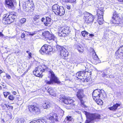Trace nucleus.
<instances>
[{
    "label": "nucleus",
    "mask_w": 123,
    "mask_h": 123,
    "mask_svg": "<svg viewBox=\"0 0 123 123\" xmlns=\"http://www.w3.org/2000/svg\"><path fill=\"white\" fill-rule=\"evenodd\" d=\"M2 22L5 25L10 24L14 22L16 17V14L12 12L8 14H6L3 15Z\"/></svg>",
    "instance_id": "nucleus-1"
},
{
    "label": "nucleus",
    "mask_w": 123,
    "mask_h": 123,
    "mask_svg": "<svg viewBox=\"0 0 123 123\" xmlns=\"http://www.w3.org/2000/svg\"><path fill=\"white\" fill-rule=\"evenodd\" d=\"M84 114L87 118L85 123H93L94 120L100 118V115L96 113H90L85 111Z\"/></svg>",
    "instance_id": "nucleus-2"
},
{
    "label": "nucleus",
    "mask_w": 123,
    "mask_h": 123,
    "mask_svg": "<svg viewBox=\"0 0 123 123\" xmlns=\"http://www.w3.org/2000/svg\"><path fill=\"white\" fill-rule=\"evenodd\" d=\"M49 73L50 74L51 76L50 81L45 80V83L49 85L53 84L54 82L57 84H59L61 83V82L59 79L55 75L53 72L52 71L50 70Z\"/></svg>",
    "instance_id": "nucleus-3"
},
{
    "label": "nucleus",
    "mask_w": 123,
    "mask_h": 123,
    "mask_svg": "<svg viewBox=\"0 0 123 123\" xmlns=\"http://www.w3.org/2000/svg\"><path fill=\"white\" fill-rule=\"evenodd\" d=\"M103 92H104L103 90H101L99 89H97L93 91L92 96L93 98H99L101 97V98L103 99H105L106 98L105 95H104L103 94Z\"/></svg>",
    "instance_id": "nucleus-4"
},
{
    "label": "nucleus",
    "mask_w": 123,
    "mask_h": 123,
    "mask_svg": "<svg viewBox=\"0 0 123 123\" xmlns=\"http://www.w3.org/2000/svg\"><path fill=\"white\" fill-rule=\"evenodd\" d=\"M83 18L85 20V23L87 24L92 23L94 19L93 16L87 12L84 13Z\"/></svg>",
    "instance_id": "nucleus-5"
},
{
    "label": "nucleus",
    "mask_w": 123,
    "mask_h": 123,
    "mask_svg": "<svg viewBox=\"0 0 123 123\" xmlns=\"http://www.w3.org/2000/svg\"><path fill=\"white\" fill-rule=\"evenodd\" d=\"M56 48L59 51H60V55L61 58L66 59L68 55V53L67 50L64 47L60 46H56Z\"/></svg>",
    "instance_id": "nucleus-6"
},
{
    "label": "nucleus",
    "mask_w": 123,
    "mask_h": 123,
    "mask_svg": "<svg viewBox=\"0 0 123 123\" xmlns=\"http://www.w3.org/2000/svg\"><path fill=\"white\" fill-rule=\"evenodd\" d=\"M52 50V49L51 46L47 44H44L41 48L39 52L43 54L44 53L49 54V53Z\"/></svg>",
    "instance_id": "nucleus-7"
},
{
    "label": "nucleus",
    "mask_w": 123,
    "mask_h": 123,
    "mask_svg": "<svg viewBox=\"0 0 123 123\" xmlns=\"http://www.w3.org/2000/svg\"><path fill=\"white\" fill-rule=\"evenodd\" d=\"M120 19L118 17V15L116 12H114L111 20V23L118 25L120 24Z\"/></svg>",
    "instance_id": "nucleus-8"
},
{
    "label": "nucleus",
    "mask_w": 123,
    "mask_h": 123,
    "mask_svg": "<svg viewBox=\"0 0 123 123\" xmlns=\"http://www.w3.org/2000/svg\"><path fill=\"white\" fill-rule=\"evenodd\" d=\"M28 109L31 112H32L35 114H39L40 112V109L37 105H34L29 106Z\"/></svg>",
    "instance_id": "nucleus-9"
},
{
    "label": "nucleus",
    "mask_w": 123,
    "mask_h": 123,
    "mask_svg": "<svg viewBox=\"0 0 123 123\" xmlns=\"http://www.w3.org/2000/svg\"><path fill=\"white\" fill-rule=\"evenodd\" d=\"M45 71L43 69L41 66H39L35 68L33 72L34 74L36 76L42 77L43 76L42 73Z\"/></svg>",
    "instance_id": "nucleus-10"
},
{
    "label": "nucleus",
    "mask_w": 123,
    "mask_h": 123,
    "mask_svg": "<svg viewBox=\"0 0 123 123\" xmlns=\"http://www.w3.org/2000/svg\"><path fill=\"white\" fill-rule=\"evenodd\" d=\"M42 35L45 38H47L50 40H52L55 41H57V38L54 35L50 34L49 32L48 31H45L42 33Z\"/></svg>",
    "instance_id": "nucleus-11"
},
{
    "label": "nucleus",
    "mask_w": 123,
    "mask_h": 123,
    "mask_svg": "<svg viewBox=\"0 0 123 123\" xmlns=\"http://www.w3.org/2000/svg\"><path fill=\"white\" fill-rule=\"evenodd\" d=\"M70 32L69 28L65 27L61 32H59L58 35L60 37H65L68 35Z\"/></svg>",
    "instance_id": "nucleus-12"
},
{
    "label": "nucleus",
    "mask_w": 123,
    "mask_h": 123,
    "mask_svg": "<svg viewBox=\"0 0 123 123\" xmlns=\"http://www.w3.org/2000/svg\"><path fill=\"white\" fill-rule=\"evenodd\" d=\"M61 100L65 104L69 105L67 108L68 109H71L73 108V105L72 104L74 102V101L71 99L63 98Z\"/></svg>",
    "instance_id": "nucleus-13"
},
{
    "label": "nucleus",
    "mask_w": 123,
    "mask_h": 123,
    "mask_svg": "<svg viewBox=\"0 0 123 123\" xmlns=\"http://www.w3.org/2000/svg\"><path fill=\"white\" fill-rule=\"evenodd\" d=\"M13 1V0H5V3L8 6V7L12 9L14 8Z\"/></svg>",
    "instance_id": "nucleus-14"
},
{
    "label": "nucleus",
    "mask_w": 123,
    "mask_h": 123,
    "mask_svg": "<svg viewBox=\"0 0 123 123\" xmlns=\"http://www.w3.org/2000/svg\"><path fill=\"white\" fill-rule=\"evenodd\" d=\"M60 6H59L57 4H55L52 7V9L55 13V14L57 15L58 12L59 11V9Z\"/></svg>",
    "instance_id": "nucleus-15"
},
{
    "label": "nucleus",
    "mask_w": 123,
    "mask_h": 123,
    "mask_svg": "<svg viewBox=\"0 0 123 123\" xmlns=\"http://www.w3.org/2000/svg\"><path fill=\"white\" fill-rule=\"evenodd\" d=\"M77 96L78 98L80 100H81V99L84 96L83 91L82 90H79L77 92Z\"/></svg>",
    "instance_id": "nucleus-16"
},
{
    "label": "nucleus",
    "mask_w": 123,
    "mask_h": 123,
    "mask_svg": "<svg viewBox=\"0 0 123 123\" xmlns=\"http://www.w3.org/2000/svg\"><path fill=\"white\" fill-rule=\"evenodd\" d=\"M49 119L50 120H51L52 123H53L55 121H57L58 120V118L57 114H54L52 116L49 117Z\"/></svg>",
    "instance_id": "nucleus-17"
},
{
    "label": "nucleus",
    "mask_w": 123,
    "mask_h": 123,
    "mask_svg": "<svg viewBox=\"0 0 123 123\" xmlns=\"http://www.w3.org/2000/svg\"><path fill=\"white\" fill-rule=\"evenodd\" d=\"M120 103H116V104H114L113 106L109 108V109L110 110L112 111H115L118 107H120L121 105Z\"/></svg>",
    "instance_id": "nucleus-18"
},
{
    "label": "nucleus",
    "mask_w": 123,
    "mask_h": 123,
    "mask_svg": "<svg viewBox=\"0 0 123 123\" xmlns=\"http://www.w3.org/2000/svg\"><path fill=\"white\" fill-rule=\"evenodd\" d=\"M48 62L44 61H43V63L41 66H39L42 67L43 69L45 70V71H47L48 70V68L47 67Z\"/></svg>",
    "instance_id": "nucleus-19"
},
{
    "label": "nucleus",
    "mask_w": 123,
    "mask_h": 123,
    "mask_svg": "<svg viewBox=\"0 0 123 123\" xmlns=\"http://www.w3.org/2000/svg\"><path fill=\"white\" fill-rule=\"evenodd\" d=\"M60 7L57 15L61 16L64 14L65 10L64 7L62 6H60Z\"/></svg>",
    "instance_id": "nucleus-20"
},
{
    "label": "nucleus",
    "mask_w": 123,
    "mask_h": 123,
    "mask_svg": "<svg viewBox=\"0 0 123 123\" xmlns=\"http://www.w3.org/2000/svg\"><path fill=\"white\" fill-rule=\"evenodd\" d=\"M85 72V71H81L77 72L76 74L77 77L78 78L79 77H80L79 78V79L81 78V77H83L84 76V74Z\"/></svg>",
    "instance_id": "nucleus-21"
},
{
    "label": "nucleus",
    "mask_w": 123,
    "mask_h": 123,
    "mask_svg": "<svg viewBox=\"0 0 123 123\" xmlns=\"http://www.w3.org/2000/svg\"><path fill=\"white\" fill-rule=\"evenodd\" d=\"M122 49H118L116 51L115 53V55L116 56V57L117 58H122V54L121 52H120L121 50Z\"/></svg>",
    "instance_id": "nucleus-22"
},
{
    "label": "nucleus",
    "mask_w": 123,
    "mask_h": 123,
    "mask_svg": "<svg viewBox=\"0 0 123 123\" xmlns=\"http://www.w3.org/2000/svg\"><path fill=\"white\" fill-rule=\"evenodd\" d=\"M51 103L49 102H46L43 105V107L44 109H47L49 108L51 106Z\"/></svg>",
    "instance_id": "nucleus-23"
},
{
    "label": "nucleus",
    "mask_w": 123,
    "mask_h": 123,
    "mask_svg": "<svg viewBox=\"0 0 123 123\" xmlns=\"http://www.w3.org/2000/svg\"><path fill=\"white\" fill-rule=\"evenodd\" d=\"M104 11L102 7L100 8L97 11V13L99 16H103Z\"/></svg>",
    "instance_id": "nucleus-24"
},
{
    "label": "nucleus",
    "mask_w": 123,
    "mask_h": 123,
    "mask_svg": "<svg viewBox=\"0 0 123 123\" xmlns=\"http://www.w3.org/2000/svg\"><path fill=\"white\" fill-rule=\"evenodd\" d=\"M98 22L99 24L100 25H101L104 22L103 16H99L98 15Z\"/></svg>",
    "instance_id": "nucleus-25"
},
{
    "label": "nucleus",
    "mask_w": 123,
    "mask_h": 123,
    "mask_svg": "<svg viewBox=\"0 0 123 123\" xmlns=\"http://www.w3.org/2000/svg\"><path fill=\"white\" fill-rule=\"evenodd\" d=\"M48 92L50 94L53 96H54L55 95V92L52 88H49L48 90Z\"/></svg>",
    "instance_id": "nucleus-26"
},
{
    "label": "nucleus",
    "mask_w": 123,
    "mask_h": 123,
    "mask_svg": "<svg viewBox=\"0 0 123 123\" xmlns=\"http://www.w3.org/2000/svg\"><path fill=\"white\" fill-rule=\"evenodd\" d=\"M46 22H44V24L45 26H47L48 25V24H50L51 22V19L49 17H47L46 18Z\"/></svg>",
    "instance_id": "nucleus-27"
},
{
    "label": "nucleus",
    "mask_w": 123,
    "mask_h": 123,
    "mask_svg": "<svg viewBox=\"0 0 123 123\" xmlns=\"http://www.w3.org/2000/svg\"><path fill=\"white\" fill-rule=\"evenodd\" d=\"M94 99L96 101L97 104L98 105H101L103 103L101 99H99V98H94Z\"/></svg>",
    "instance_id": "nucleus-28"
},
{
    "label": "nucleus",
    "mask_w": 123,
    "mask_h": 123,
    "mask_svg": "<svg viewBox=\"0 0 123 123\" xmlns=\"http://www.w3.org/2000/svg\"><path fill=\"white\" fill-rule=\"evenodd\" d=\"M25 32L26 33V34L27 36H33L34 35L36 34L37 33V32L36 31H34L32 32H29L27 31H25Z\"/></svg>",
    "instance_id": "nucleus-29"
},
{
    "label": "nucleus",
    "mask_w": 123,
    "mask_h": 123,
    "mask_svg": "<svg viewBox=\"0 0 123 123\" xmlns=\"http://www.w3.org/2000/svg\"><path fill=\"white\" fill-rule=\"evenodd\" d=\"M92 50V51H93V59L95 60H98V56L96 55L95 52V51L94 49H91Z\"/></svg>",
    "instance_id": "nucleus-30"
},
{
    "label": "nucleus",
    "mask_w": 123,
    "mask_h": 123,
    "mask_svg": "<svg viewBox=\"0 0 123 123\" xmlns=\"http://www.w3.org/2000/svg\"><path fill=\"white\" fill-rule=\"evenodd\" d=\"M77 49L79 52L82 53L84 51V48L81 46L78 45L77 47Z\"/></svg>",
    "instance_id": "nucleus-31"
},
{
    "label": "nucleus",
    "mask_w": 123,
    "mask_h": 123,
    "mask_svg": "<svg viewBox=\"0 0 123 123\" xmlns=\"http://www.w3.org/2000/svg\"><path fill=\"white\" fill-rule=\"evenodd\" d=\"M24 122L25 120L23 118H17V120L16 121V123H24Z\"/></svg>",
    "instance_id": "nucleus-32"
},
{
    "label": "nucleus",
    "mask_w": 123,
    "mask_h": 123,
    "mask_svg": "<svg viewBox=\"0 0 123 123\" xmlns=\"http://www.w3.org/2000/svg\"><path fill=\"white\" fill-rule=\"evenodd\" d=\"M88 34L89 33L88 32L85 31H82L81 32V34L83 36L85 37H87L88 35Z\"/></svg>",
    "instance_id": "nucleus-33"
},
{
    "label": "nucleus",
    "mask_w": 123,
    "mask_h": 123,
    "mask_svg": "<svg viewBox=\"0 0 123 123\" xmlns=\"http://www.w3.org/2000/svg\"><path fill=\"white\" fill-rule=\"evenodd\" d=\"M66 120L68 121H72L73 120V118L71 116H68L66 117Z\"/></svg>",
    "instance_id": "nucleus-34"
},
{
    "label": "nucleus",
    "mask_w": 123,
    "mask_h": 123,
    "mask_svg": "<svg viewBox=\"0 0 123 123\" xmlns=\"http://www.w3.org/2000/svg\"><path fill=\"white\" fill-rule=\"evenodd\" d=\"M40 18V16L39 15H36L33 17V19L35 21H36Z\"/></svg>",
    "instance_id": "nucleus-35"
},
{
    "label": "nucleus",
    "mask_w": 123,
    "mask_h": 123,
    "mask_svg": "<svg viewBox=\"0 0 123 123\" xmlns=\"http://www.w3.org/2000/svg\"><path fill=\"white\" fill-rule=\"evenodd\" d=\"M59 110L60 112V116L61 117H62L64 115V111L61 109H60Z\"/></svg>",
    "instance_id": "nucleus-36"
},
{
    "label": "nucleus",
    "mask_w": 123,
    "mask_h": 123,
    "mask_svg": "<svg viewBox=\"0 0 123 123\" xmlns=\"http://www.w3.org/2000/svg\"><path fill=\"white\" fill-rule=\"evenodd\" d=\"M37 121H38L39 123H46L45 121L43 119L37 120Z\"/></svg>",
    "instance_id": "nucleus-37"
},
{
    "label": "nucleus",
    "mask_w": 123,
    "mask_h": 123,
    "mask_svg": "<svg viewBox=\"0 0 123 123\" xmlns=\"http://www.w3.org/2000/svg\"><path fill=\"white\" fill-rule=\"evenodd\" d=\"M118 49H122L121 50L120 52L121 53L122 57L123 56V46L120 47Z\"/></svg>",
    "instance_id": "nucleus-38"
},
{
    "label": "nucleus",
    "mask_w": 123,
    "mask_h": 123,
    "mask_svg": "<svg viewBox=\"0 0 123 123\" xmlns=\"http://www.w3.org/2000/svg\"><path fill=\"white\" fill-rule=\"evenodd\" d=\"M26 21V19L25 18H22L20 20V23L22 24H23L25 23Z\"/></svg>",
    "instance_id": "nucleus-39"
},
{
    "label": "nucleus",
    "mask_w": 123,
    "mask_h": 123,
    "mask_svg": "<svg viewBox=\"0 0 123 123\" xmlns=\"http://www.w3.org/2000/svg\"><path fill=\"white\" fill-rule=\"evenodd\" d=\"M8 98L10 100H13L14 99V98L13 96V95H11L8 97Z\"/></svg>",
    "instance_id": "nucleus-40"
},
{
    "label": "nucleus",
    "mask_w": 123,
    "mask_h": 123,
    "mask_svg": "<svg viewBox=\"0 0 123 123\" xmlns=\"http://www.w3.org/2000/svg\"><path fill=\"white\" fill-rule=\"evenodd\" d=\"M9 93L8 92H4L3 95L5 98H6L7 96L9 95Z\"/></svg>",
    "instance_id": "nucleus-41"
},
{
    "label": "nucleus",
    "mask_w": 123,
    "mask_h": 123,
    "mask_svg": "<svg viewBox=\"0 0 123 123\" xmlns=\"http://www.w3.org/2000/svg\"><path fill=\"white\" fill-rule=\"evenodd\" d=\"M25 35L24 33H22L21 35V37L22 38H25Z\"/></svg>",
    "instance_id": "nucleus-42"
},
{
    "label": "nucleus",
    "mask_w": 123,
    "mask_h": 123,
    "mask_svg": "<svg viewBox=\"0 0 123 123\" xmlns=\"http://www.w3.org/2000/svg\"><path fill=\"white\" fill-rule=\"evenodd\" d=\"M3 106L5 107H6V108L8 110L10 109V105H6L5 104Z\"/></svg>",
    "instance_id": "nucleus-43"
},
{
    "label": "nucleus",
    "mask_w": 123,
    "mask_h": 123,
    "mask_svg": "<svg viewBox=\"0 0 123 123\" xmlns=\"http://www.w3.org/2000/svg\"><path fill=\"white\" fill-rule=\"evenodd\" d=\"M65 7L68 9L69 10L71 8V6H69L66 5L65 6Z\"/></svg>",
    "instance_id": "nucleus-44"
},
{
    "label": "nucleus",
    "mask_w": 123,
    "mask_h": 123,
    "mask_svg": "<svg viewBox=\"0 0 123 123\" xmlns=\"http://www.w3.org/2000/svg\"><path fill=\"white\" fill-rule=\"evenodd\" d=\"M62 2H69V0H62Z\"/></svg>",
    "instance_id": "nucleus-45"
},
{
    "label": "nucleus",
    "mask_w": 123,
    "mask_h": 123,
    "mask_svg": "<svg viewBox=\"0 0 123 123\" xmlns=\"http://www.w3.org/2000/svg\"><path fill=\"white\" fill-rule=\"evenodd\" d=\"M38 121H31L30 123H39Z\"/></svg>",
    "instance_id": "nucleus-46"
},
{
    "label": "nucleus",
    "mask_w": 123,
    "mask_h": 123,
    "mask_svg": "<svg viewBox=\"0 0 123 123\" xmlns=\"http://www.w3.org/2000/svg\"><path fill=\"white\" fill-rule=\"evenodd\" d=\"M4 36V35L2 34V32H0V37H3Z\"/></svg>",
    "instance_id": "nucleus-47"
},
{
    "label": "nucleus",
    "mask_w": 123,
    "mask_h": 123,
    "mask_svg": "<svg viewBox=\"0 0 123 123\" xmlns=\"http://www.w3.org/2000/svg\"><path fill=\"white\" fill-rule=\"evenodd\" d=\"M76 0H69V2L73 3L75 2Z\"/></svg>",
    "instance_id": "nucleus-48"
},
{
    "label": "nucleus",
    "mask_w": 123,
    "mask_h": 123,
    "mask_svg": "<svg viewBox=\"0 0 123 123\" xmlns=\"http://www.w3.org/2000/svg\"><path fill=\"white\" fill-rule=\"evenodd\" d=\"M31 52L29 53L28 55L29 57V58H30L31 57Z\"/></svg>",
    "instance_id": "nucleus-49"
},
{
    "label": "nucleus",
    "mask_w": 123,
    "mask_h": 123,
    "mask_svg": "<svg viewBox=\"0 0 123 123\" xmlns=\"http://www.w3.org/2000/svg\"><path fill=\"white\" fill-rule=\"evenodd\" d=\"M6 78L8 79H10L11 78V77L10 75H6Z\"/></svg>",
    "instance_id": "nucleus-50"
},
{
    "label": "nucleus",
    "mask_w": 123,
    "mask_h": 123,
    "mask_svg": "<svg viewBox=\"0 0 123 123\" xmlns=\"http://www.w3.org/2000/svg\"><path fill=\"white\" fill-rule=\"evenodd\" d=\"M88 35H89V36L91 37H93L94 36V35L92 34H90L89 33Z\"/></svg>",
    "instance_id": "nucleus-51"
},
{
    "label": "nucleus",
    "mask_w": 123,
    "mask_h": 123,
    "mask_svg": "<svg viewBox=\"0 0 123 123\" xmlns=\"http://www.w3.org/2000/svg\"><path fill=\"white\" fill-rule=\"evenodd\" d=\"M45 20V19L44 18H42L41 21L42 22H43Z\"/></svg>",
    "instance_id": "nucleus-52"
},
{
    "label": "nucleus",
    "mask_w": 123,
    "mask_h": 123,
    "mask_svg": "<svg viewBox=\"0 0 123 123\" xmlns=\"http://www.w3.org/2000/svg\"><path fill=\"white\" fill-rule=\"evenodd\" d=\"M106 74V73L105 72H103L102 73V74L103 75V76H105V75Z\"/></svg>",
    "instance_id": "nucleus-53"
},
{
    "label": "nucleus",
    "mask_w": 123,
    "mask_h": 123,
    "mask_svg": "<svg viewBox=\"0 0 123 123\" xmlns=\"http://www.w3.org/2000/svg\"><path fill=\"white\" fill-rule=\"evenodd\" d=\"M12 93L13 94L15 95L16 94V92H15L14 91Z\"/></svg>",
    "instance_id": "nucleus-54"
},
{
    "label": "nucleus",
    "mask_w": 123,
    "mask_h": 123,
    "mask_svg": "<svg viewBox=\"0 0 123 123\" xmlns=\"http://www.w3.org/2000/svg\"><path fill=\"white\" fill-rule=\"evenodd\" d=\"M13 108V107L12 106H10V109H12Z\"/></svg>",
    "instance_id": "nucleus-55"
},
{
    "label": "nucleus",
    "mask_w": 123,
    "mask_h": 123,
    "mask_svg": "<svg viewBox=\"0 0 123 123\" xmlns=\"http://www.w3.org/2000/svg\"><path fill=\"white\" fill-rule=\"evenodd\" d=\"M2 71L0 69V74H1L2 72Z\"/></svg>",
    "instance_id": "nucleus-56"
},
{
    "label": "nucleus",
    "mask_w": 123,
    "mask_h": 123,
    "mask_svg": "<svg viewBox=\"0 0 123 123\" xmlns=\"http://www.w3.org/2000/svg\"><path fill=\"white\" fill-rule=\"evenodd\" d=\"M26 52L27 53H28V54H29V53L30 52L29 51H27Z\"/></svg>",
    "instance_id": "nucleus-57"
},
{
    "label": "nucleus",
    "mask_w": 123,
    "mask_h": 123,
    "mask_svg": "<svg viewBox=\"0 0 123 123\" xmlns=\"http://www.w3.org/2000/svg\"><path fill=\"white\" fill-rule=\"evenodd\" d=\"M2 88V87L0 86V90H1Z\"/></svg>",
    "instance_id": "nucleus-58"
},
{
    "label": "nucleus",
    "mask_w": 123,
    "mask_h": 123,
    "mask_svg": "<svg viewBox=\"0 0 123 123\" xmlns=\"http://www.w3.org/2000/svg\"><path fill=\"white\" fill-rule=\"evenodd\" d=\"M112 76V77L113 78H114L115 77V76L113 75L112 76Z\"/></svg>",
    "instance_id": "nucleus-59"
},
{
    "label": "nucleus",
    "mask_w": 123,
    "mask_h": 123,
    "mask_svg": "<svg viewBox=\"0 0 123 123\" xmlns=\"http://www.w3.org/2000/svg\"><path fill=\"white\" fill-rule=\"evenodd\" d=\"M104 38H105V39H106L107 38V37H104Z\"/></svg>",
    "instance_id": "nucleus-60"
},
{
    "label": "nucleus",
    "mask_w": 123,
    "mask_h": 123,
    "mask_svg": "<svg viewBox=\"0 0 123 123\" xmlns=\"http://www.w3.org/2000/svg\"><path fill=\"white\" fill-rule=\"evenodd\" d=\"M3 122H4V120H3Z\"/></svg>",
    "instance_id": "nucleus-61"
}]
</instances>
